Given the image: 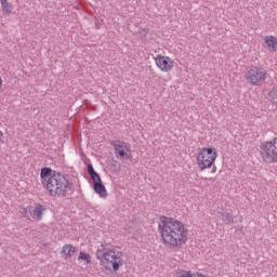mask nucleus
Listing matches in <instances>:
<instances>
[{"mask_svg": "<svg viewBox=\"0 0 277 277\" xmlns=\"http://www.w3.org/2000/svg\"><path fill=\"white\" fill-rule=\"evenodd\" d=\"M158 228L164 248L179 250L187 243V227H185V223L168 216H162Z\"/></svg>", "mask_w": 277, "mask_h": 277, "instance_id": "f257e3e1", "label": "nucleus"}, {"mask_svg": "<svg viewBox=\"0 0 277 277\" xmlns=\"http://www.w3.org/2000/svg\"><path fill=\"white\" fill-rule=\"evenodd\" d=\"M43 187L52 198H66V196H70V192H72L70 180L57 171H53L49 181L44 182Z\"/></svg>", "mask_w": 277, "mask_h": 277, "instance_id": "f03ea898", "label": "nucleus"}, {"mask_svg": "<svg viewBox=\"0 0 277 277\" xmlns=\"http://www.w3.org/2000/svg\"><path fill=\"white\" fill-rule=\"evenodd\" d=\"M96 259L104 272H118L124 265L122 252L116 249H106L104 252L97 250Z\"/></svg>", "mask_w": 277, "mask_h": 277, "instance_id": "7ed1b4c3", "label": "nucleus"}, {"mask_svg": "<svg viewBox=\"0 0 277 277\" xmlns=\"http://www.w3.org/2000/svg\"><path fill=\"white\" fill-rule=\"evenodd\" d=\"M217 159V149L214 147H205L197 155V166L199 170L205 171L211 168Z\"/></svg>", "mask_w": 277, "mask_h": 277, "instance_id": "20e7f679", "label": "nucleus"}, {"mask_svg": "<svg viewBox=\"0 0 277 277\" xmlns=\"http://www.w3.org/2000/svg\"><path fill=\"white\" fill-rule=\"evenodd\" d=\"M260 154L264 163H277V136L263 142L260 146Z\"/></svg>", "mask_w": 277, "mask_h": 277, "instance_id": "39448f33", "label": "nucleus"}, {"mask_svg": "<svg viewBox=\"0 0 277 277\" xmlns=\"http://www.w3.org/2000/svg\"><path fill=\"white\" fill-rule=\"evenodd\" d=\"M251 85H263L267 79V70L261 66L251 67L245 75Z\"/></svg>", "mask_w": 277, "mask_h": 277, "instance_id": "423d86ee", "label": "nucleus"}, {"mask_svg": "<svg viewBox=\"0 0 277 277\" xmlns=\"http://www.w3.org/2000/svg\"><path fill=\"white\" fill-rule=\"evenodd\" d=\"M113 146L115 148L116 157H120L121 159L129 157V153H131V144L124 141H116L113 143Z\"/></svg>", "mask_w": 277, "mask_h": 277, "instance_id": "0eeeda50", "label": "nucleus"}, {"mask_svg": "<svg viewBox=\"0 0 277 277\" xmlns=\"http://www.w3.org/2000/svg\"><path fill=\"white\" fill-rule=\"evenodd\" d=\"M156 65L162 70V72H170L174 68V60L169 56H157Z\"/></svg>", "mask_w": 277, "mask_h": 277, "instance_id": "6e6552de", "label": "nucleus"}, {"mask_svg": "<svg viewBox=\"0 0 277 277\" xmlns=\"http://www.w3.org/2000/svg\"><path fill=\"white\" fill-rule=\"evenodd\" d=\"M77 252V247L67 243L65 246H63L62 250H61V256L63 259H65V261H70V259H72V256H75V253Z\"/></svg>", "mask_w": 277, "mask_h": 277, "instance_id": "1a4fd4ad", "label": "nucleus"}, {"mask_svg": "<svg viewBox=\"0 0 277 277\" xmlns=\"http://www.w3.org/2000/svg\"><path fill=\"white\" fill-rule=\"evenodd\" d=\"M53 169L49 168V167H44L41 169V173H40V180H41V185H43L44 187V182L49 181L50 176H53Z\"/></svg>", "mask_w": 277, "mask_h": 277, "instance_id": "9d476101", "label": "nucleus"}, {"mask_svg": "<svg viewBox=\"0 0 277 277\" xmlns=\"http://www.w3.org/2000/svg\"><path fill=\"white\" fill-rule=\"evenodd\" d=\"M93 189L95 194L100 195V198H107V189L103 185V182L95 183Z\"/></svg>", "mask_w": 277, "mask_h": 277, "instance_id": "9b49d317", "label": "nucleus"}, {"mask_svg": "<svg viewBox=\"0 0 277 277\" xmlns=\"http://www.w3.org/2000/svg\"><path fill=\"white\" fill-rule=\"evenodd\" d=\"M44 211H45L44 206H42L40 203L37 205L36 208L32 211L34 220H38V221L42 220V213H44Z\"/></svg>", "mask_w": 277, "mask_h": 277, "instance_id": "f8f14e48", "label": "nucleus"}, {"mask_svg": "<svg viewBox=\"0 0 277 277\" xmlns=\"http://www.w3.org/2000/svg\"><path fill=\"white\" fill-rule=\"evenodd\" d=\"M266 98L273 105H277V87H273V89L268 92Z\"/></svg>", "mask_w": 277, "mask_h": 277, "instance_id": "ddd939ff", "label": "nucleus"}, {"mask_svg": "<svg viewBox=\"0 0 277 277\" xmlns=\"http://www.w3.org/2000/svg\"><path fill=\"white\" fill-rule=\"evenodd\" d=\"M92 261V256H90V254L81 251L78 255V262L79 263H83L84 265H89V263H91Z\"/></svg>", "mask_w": 277, "mask_h": 277, "instance_id": "4468645a", "label": "nucleus"}, {"mask_svg": "<svg viewBox=\"0 0 277 277\" xmlns=\"http://www.w3.org/2000/svg\"><path fill=\"white\" fill-rule=\"evenodd\" d=\"M265 42L267 47L273 49V51H277V38L274 36H268L265 38Z\"/></svg>", "mask_w": 277, "mask_h": 277, "instance_id": "2eb2a0df", "label": "nucleus"}, {"mask_svg": "<svg viewBox=\"0 0 277 277\" xmlns=\"http://www.w3.org/2000/svg\"><path fill=\"white\" fill-rule=\"evenodd\" d=\"M222 221L226 224H235V216L228 212H223L221 214Z\"/></svg>", "mask_w": 277, "mask_h": 277, "instance_id": "dca6fc26", "label": "nucleus"}, {"mask_svg": "<svg viewBox=\"0 0 277 277\" xmlns=\"http://www.w3.org/2000/svg\"><path fill=\"white\" fill-rule=\"evenodd\" d=\"M0 3L5 14H12V5H10V2H8V0H0Z\"/></svg>", "mask_w": 277, "mask_h": 277, "instance_id": "f3484780", "label": "nucleus"}, {"mask_svg": "<svg viewBox=\"0 0 277 277\" xmlns=\"http://www.w3.org/2000/svg\"><path fill=\"white\" fill-rule=\"evenodd\" d=\"M124 230L128 235H135V227L133 226V223L126 225Z\"/></svg>", "mask_w": 277, "mask_h": 277, "instance_id": "a211bd4d", "label": "nucleus"}, {"mask_svg": "<svg viewBox=\"0 0 277 277\" xmlns=\"http://www.w3.org/2000/svg\"><path fill=\"white\" fill-rule=\"evenodd\" d=\"M90 177L93 181L94 185H96V183H102L101 175H98L96 172L91 174Z\"/></svg>", "mask_w": 277, "mask_h": 277, "instance_id": "6ab92c4d", "label": "nucleus"}, {"mask_svg": "<svg viewBox=\"0 0 277 277\" xmlns=\"http://www.w3.org/2000/svg\"><path fill=\"white\" fill-rule=\"evenodd\" d=\"M87 168L90 176L91 174H95L96 171H94V167L92 166V163H89Z\"/></svg>", "mask_w": 277, "mask_h": 277, "instance_id": "aec40b11", "label": "nucleus"}, {"mask_svg": "<svg viewBox=\"0 0 277 277\" xmlns=\"http://www.w3.org/2000/svg\"><path fill=\"white\" fill-rule=\"evenodd\" d=\"M19 213H21V215L25 216V215H27V213H29V209H27V208H22V209L19 210Z\"/></svg>", "mask_w": 277, "mask_h": 277, "instance_id": "412c9836", "label": "nucleus"}, {"mask_svg": "<svg viewBox=\"0 0 277 277\" xmlns=\"http://www.w3.org/2000/svg\"><path fill=\"white\" fill-rule=\"evenodd\" d=\"M4 135H3V131H0V146H3L4 144Z\"/></svg>", "mask_w": 277, "mask_h": 277, "instance_id": "4be33fe9", "label": "nucleus"}, {"mask_svg": "<svg viewBox=\"0 0 277 277\" xmlns=\"http://www.w3.org/2000/svg\"><path fill=\"white\" fill-rule=\"evenodd\" d=\"M144 34H147L146 29H143Z\"/></svg>", "mask_w": 277, "mask_h": 277, "instance_id": "5701e85b", "label": "nucleus"}]
</instances>
